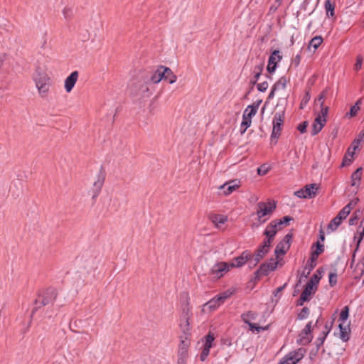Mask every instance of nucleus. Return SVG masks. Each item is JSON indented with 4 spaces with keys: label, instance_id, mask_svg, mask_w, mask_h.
I'll list each match as a JSON object with an SVG mask.
<instances>
[{
    "label": "nucleus",
    "instance_id": "28",
    "mask_svg": "<svg viewBox=\"0 0 364 364\" xmlns=\"http://www.w3.org/2000/svg\"><path fill=\"white\" fill-rule=\"evenodd\" d=\"M271 245L269 241H264L262 245L259 247L257 250V253L262 255V257H264L269 251Z\"/></svg>",
    "mask_w": 364,
    "mask_h": 364
},
{
    "label": "nucleus",
    "instance_id": "9",
    "mask_svg": "<svg viewBox=\"0 0 364 364\" xmlns=\"http://www.w3.org/2000/svg\"><path fill=\"white\" fill-rule=\"evenodd\" d=\"M291 240V235L287 234L284 236L283 240L277 245L274 254L277 258L284 255L290 247V241Z\"/></svg>",
    "mask_w": 364,
    "mask_h": 364
},
{
    "label": "nucleus",
    "instance_id": "47",
    "mask_svg": "<svg viewBox=\"0 0 364 364\" xmlns=\"http://www.w3.org/2000/svg\"><path fill=\"white\" fill-rule=\"evenodd\" d=\"M309 314V310L308 308H303L301 312L298 315V318L300 320L305 319L308 317Z\"/></svg>",
    "mask_w": 364,
    "mask_h": 364
},
{
    "label": "nucleus",
    "instance_id": "11",
    "mask_svg": "<svg viewBox=\"0 0 364 364\" xmlns=\"http://www.w3.org/2000/svg\"><path fill=\"white\" fill-rule=\"evenodd\" d=\"M312 338L311 322H309L299 333L297 342L300 345H306L311 341Z\"/></svg>",
    "mask_w": 364,
    "mask_h": 364
},
{
    "label": "nucleus",
    "instance_id": "53",
    "mask_svg": "<svg viewBox=\"0 0 364 364\" xmlns=\"http://www.w3.org/2000/svg\"><path fill=\"white\" fill-rule=\"evenodd\" d=\"M63 14L65 18H70L73 15V11L70 8L65 7L63 10Z\"/></svg>",
    "mask_w": 364,
    "mask_h": 364
},
{
    "label": "nucleus",
    "instance_id": "44",
    "mask_svg": "<svg viewBox=\"0 0 364 364\" xmlns=\"http://www.w3.org/2000/svg\"><path fill=\"white\" fill-rule=\"evenodd\" d=\"M364 139V129L360 132L358 138L355 139L353 142V150H356V149L358 147V145L361 141Z\"/></svg>",
    "mask_w": 364,
    "mask_h": 364
},
{
    "label": "nucleus",
    "instance_id": "30",
    "mask_svg": "<svg viewBox=\"0 0 364 364\" xmlns=\"http://www.w3.org/2000/svg\"><path fill=\"white\" fill-rule=\"evenodd\" d=\"M323 42V38L321 36H315L309 42V49L310 50L311 48H313L315 50H316L320 45Z\"/></svg>",
    "mask_w": 364,
    "mask_h": 364
},
{
    "label": "nucleus",
    "instance_id": "27",
    "mask_svg": "<svg viewBox=\"0 0 364 364\" xmlns=\"http://www.w3.org/2000/svg\"><path fill=\"white\" fill-rule=\"evenodd\" d=\"M339 328L341 331V338L346 341L348 340V332H349V326L346 323H340Z\"/></svg>",
    "mask_w": 364,
    "mask_h": 364
},
{
    "label": "nucleus",
    "instance_id": "20",
    "mask_svg": "<svg viewBox=\"0 0 364 364\" xmlns=\"http://www.w3.org/2000/svg\"><path fill=\"white\" fill-rule=\"evenodd\" d=\"M221 302L219 301V299L217 298V296L213 298L209 301H208L206 304H204L203 311H211L215 309H216L218 306L221 305Z\"/></svg>",
    "mask_w": 364,
    "mask_h": 364
},
{
    "label": "nucleus",
    "instance_id": "41",
    "mask_svg": "<svg viewBox=\"0 0 364 364\" xmlns=\"http://www.w3.org/2000/svg\"><path fill=\"white\" fill-rule=\"evenodd\" d=\"M326 97V90L323 91L316 99L315 102L316 105L320 106L321 109H322V107L323 106V103Z\"/></svg>",
    "mask_w": 364,
    "mask_h": 364
},
{
    "label": "nucleus",
    "instance_id": "29",
    "mask_svg": "<svg viewBox=\"0 0 364 364\" xmlns=\"http://www.w3.org/2000/svg\"><path fill=\"white\" fill-rule=\"evenodd\" d=\"M164 79L168 80L170 84H173L176 81V75H175L171 70L164 67Z\"/></svg>",
    "mask_w": 364,
    "mask_h": 364
},
{
    "label": "nucleus",
    "instance_id": "38",
    "mask_svg": "<svg viewBox=\"0 0 364 364\" xmlns=\"http://www.w3.org/2000/svg\"><path fill=\"white\" fill-rule=\"evenodd\" d=\"M348 315H349V308H348V306H346L341 310V312L340 314L339 320L341 321V323H346L347 318H348Z\"/></svg>",
    "mask_w": 364,
    "mask_h": 364
},
{
    "label": "nucleus",
    "instance_id": "33",
    "mask_svg": "<svg viewBox=\"0 0 364 364\" xmlns=\"http://www.w3.org/2000/svg\"><path fill=\"white\" fill-rule=\"evenodd\" d=\"M287 79L281 77L273 86L274 90H284L287 85Z\"/></svg>",
    "mask_w": 364,
    "mask_h": 364
},
{
    "label": "nucleus",
    "instance_id": "36",
    "mask_svg": "<svg viewBox=\"0 0 364 364\" xmlns=\"http://www.w3.org/2000/svg\"><path fill=\"white\" fill-rule=\"evenodd\" d=\"M262 258L263 257H262L261 255L256 252L254 255H251L250 259V265L251 267H255Z\"/></svg>",
    "mask_w": 364,
    "mask_h": 364
},
{
    "label": "nucleus",
    "instance_id": "22",
    "mask_svg": "<svg viewBox=\"0 0 364 364\" xmlns=\"http://www.w3.org/2000/svg\"><path fill=\"white\" fill-rule=\"evenodd\" d=\"M318 187L316 184L307 185L304 188L306 198H311L316 196Z\"/></svg>",
    "mask_w": 364,
    "mask_h": 364
},
{
    "label": "nucleus",
    "instance_id": "59",
    "mask_svg": "<svg viewBox=\"0 0 364 364\" xmlns=\"http://www.w3.org/2000/svg\"><path fill=\"white\" fill-rule=\"evenodd\" d=\"M364 237V228H363L362 231L359 232V237H358V244L357 246H359V244L360 243L361 240H363Z\"/></svg>",
    "mask_w": 364,
    "mask_h": 364
},
{
    "label": "nucleus",
    "instance_id": "61",
    "mask_svg": "<svg viewBox=\"0 0 364 364\" xmlns=\"http://www.w3.org/2000/svg\"><path fill=\"white\" fill-rule=\"evenodd\" d=\"M300 60H301V57L299 55H296L295 56V58H294L293 60V63L296 65H298L299 63H300Z\"/></svg>",
    "mask_w": 364,
    "mask_h": 364
},
{
    "label": "nucleus",
    "instance_id": "62",
    "mask_svg": "<svg viewBox=\"0 0 364 364\" xmlns=\"http://www.w3.org/2000/svg\"><path fill=\"white\" fill-rule=\"evenodd\" d=\"M328 333L323 332V336H321L318 338V340L320 341L321 343H323Z\"/></svg>",
    "mask_w": 364,
    "mask_h": 364
},
{
    "label": "nucleus",
    "instance_id": "52",
    "mask_svg": "<svg viewBox=\"0 0 364 364\" xmlns=\"http://www.w3.org/2000/svg\"><path fill=\"white\" fill-rule=\"evenodd\" d=\"M247 324L249 325L250 330L252 331H256L257 332H259L261 330H264V329L262 327L258 326L255 323H247Z\"/></svg>",
    "mask_w": 364,
    "mask_h": 364
},
{
    "label": "nucleus",
    "instance_id": "4",
    "mask_svg": "<svg viewBox=\"0 0 364 364\" xmlns=\"http://www.w3.org/2000/svg\"><path fill=\"white\" fill-rule=\"evenodd\" d=\"M284 119V109H282L281 110L277 112L274 116L273 128L271 134V141L273 142L274 144H277V139H279L281 134L282 125L283 124Z\"/></svg>",
    "mask_w": 364,
    "mask_h": 364
},
{
    "label": "nucleus",
    "instance_id": "13",
    "mask_svg": "<svg viewBox=\"0 0 364 364\" xmlns=\"http://www.w3.org/2000/svg\"><path fill=\"white\" fill-rule=\"evenodd\" d=\"M281 228L278 227L275 221H272L266 228L264 234L266 235L267 239L264 241H269L271 245L276 233Z\"/></svg>",
    "mask_w": 364,
    "mask_h": 364
},
{
    "label": "nucleus",
    "instance_id": "56",
    "mask_svg": "<svg viewBox=\"0 0 364 364\" xmlns=\"http://www.w3.org/2000/svg\"><path fill=\"white\" fill-rule=\"evenodd\" d=\"M320 279H321V277H319L318 275L315 274L312 276V277L310 279V280L309 282H312L313 284H315L316 286H317Z\"/></svg>",
    "mask_w": 364,
    "mask_h": 364
},
{
    "label": "nucleus",
    "instance_id": "1",
    "mask_svg": "<svg viewBox=\"0 0 364 364\" xmlns=\"http://www.w3.org/2000/svg\"><path fill=\"white\" fill-rule=\"evenodd\" d=\"M106 168L102 164L95 168V176L92 178V198L97 197L100 193L106 179Z\"/></svg>",
    "mask_w": 364,
    "mask_h": 364
},
{
    "label": "nucleus",
    "instance_id": "25",
    "mask_svg": "<svg viewBox=\"0 0 364 364\" xmlns=\"http://www.w3.org/2000/svg\"><path fill=\"white\" fill-rule=\"evenodd\" d=\"M257 109L258 106L249 105L245 109L242 117L252 119V117L256 114Z\"/></svg>",
    "mask_w": 364,
    "mask_h": 364
},
{
    "label": "nucleus",
    "instance_id": "64",
    "mask_svg": "<svg viewBox=\"0 0 364 364\" xmlns=\"http://www.w3.org/2000/svg\"><path fill=\"white\" fill-rule=\"evenodd\" d=\"M275 91H276V90H274V87H272V91H271V92H270V93H269V98H272V97H274V92H275Z\"/></svg>",
    "mask_w": 364,
    "mask_h": 364
},
{
    "label": "nucleus",
    "instance_id": "3",
    "mask_svg": "<svg viewBox=\"0 0 364 364\" xmlns=\"http://www.w3.org/2000/svg\"><path fill=\"white\" fill-rule=\"evenodd\" d=\"M33 78L39 92L45 95L48 92L49 87L50 78L47 74L41 68H37Z\"/></svg>",
    "mask_w": 364,
    "mask_h": 364
},
{
    "label": "nucleus",
    "instance_id": "60",
    "mask_svg": "<svg viewBox=\"0 0 364 364\" xmlns=\"http://www.w3.org/2000/svg\"><path fill=\"white\" fill-rule=\"evenodd\" d=\"M358 267L360 269L361 273L364 272V256L363 257L360 262L358 264Z\"/></svg>",
    "mask_w": 364,
    "mask_h": 364
},
{
    "label": "nucleus",
    "instance_id": "18",
    "mask_svg": "<svg viewBox=\"0 0 364 364\" xmlns=\"http://www.w3.org/2000/svg\"><path fill=\"white\" fill-rule=\"evenodd\" d=\"M189 317V309L187 308L183 310V318L180 323L181 329L185 334L188 333L190 331Z\"/></svg>",
    "mask_w": 364,
    "mask_h": 364
},
{
    "label": "nucleus",
    "instance_id": "42",
    "mask_svg": "<svg viewBox=\"0 0 364 364\" xmlns=\"http://www.w3.org/2000/svg\"><path fill=\"white\" fill-rule=\"evenodd\" d=\"M349 208L348 207H343V209L338 213V215L336 216L339 220L343 221V220L346 219L347 216L350 214Z\"/></svg>",
    "mask_w": 364,
    "mask_h": 364
},
{
    "label": "nucleus",
    "instance_id": "40",
    "mask_svg": "<svg viewBox=\"0 0 364 364\" xmlns=\"http://www.w3.org/2000/svg\"><path fill=\"white\" fill-rule=\"evenodd\" d=\"M233 291L230 289H228L220 294L217 296V298L219 299V301L221 302V304H223V302L228 299L232 294Z\"/></svg>",
    "mask_w": 364,
    "mask_h": 364
},
{
    "label": "nucleus",
    "instance_id": "48",
    "mask_svg": "<svg viewBox=\"0 0 364 364\" xmlns=\"http://www.w3.org/2000/svg\"><path fill=\"white\" fill-rule=\"evenodd\" d=\"M269 169V168L267 166L263 164L257 168V173L260 176H264L268 173Z\"/></svg>",
    "mask_w": 364,
    "mask_h": 364
},
{
    "label": "nucleus",
    "instance_id": "24",
    "mask_svg": "<svg viewBox=\"0 0 364 364\" xmlns=\"http://www.w3.org/2000/svg\"><path fill=\"white\" fill-rule=\"evenodd\" d=\"M211 220L215 225L218 228H220L222 225H224L227 222L228 218L223 215H215L212 217Z\"/></svg>",
    "mask_w": 364,
    "mask_h": 364
},
{
    "label": "nucleus",
    "instance_id": "2",
    "mask_svg": "<svg viewBox=\"0 0 364 364\" xmlns=\"http://www.w3.org/2000/svg\"><path fill=\"white\" fill-rule=\"evenodd\" d=\"M276 208V203L274 200H269L268 202H260L257 204L256 215L260 223H264L267 218L266 216H269Z\"/></svg>",
    "mask_w": 364,
    "mask_h": 364
},
{
    "label": "nucleus",
    "instance_id": "43",
    "mask_svg": "<svg viewBox=\"0 0 364 364\" xmlns=\"http://www.w3.org/2000/svg\"><path fill=\"white\" fill-rule=\"evenodd\" d=\"M355 150H353V151L352 152V154H350V156L349 155H348L347 154L345 155L344 158H343V163H342V165L344 166H348V165H350L352 161H353V155L355 154Z\"/></svg>",
    "mask_w": 364,
    "mask_h": 364
},
{
    "label": "nucleus",
    "instance_id": "12",
    "mask_svg": "<svg viewBox=\"0 0 364 364\" xmlns=\"http://www.w3.org/2000/svg\"><path fill=\"white\" fill-rule=\"evenodd\" d=\"M241 186L240 181L235 179L229 181L220 186L219 189L223 191L225 196H229Z\"/></svg>",
    "mask_w": 364,
    "mask_h": 364
},
{
    "label": "nucleus",
    "instance_id": "19",
    "mask_svg": "<svg viewBox=\"0 0 364 364\" xmlns=\"http://www.w3.org/2000/svg\"><path fill=\"white\" fill-rule=\"evenodd\" d=\"M363 174V168L361 167L356 169L351 175V186L355 187L356 189L358 188L361 177Z\"/></svg>",
    "mask_w": 364,
    "mask_h": 364
},
{
    "label": "nucleus",
    "instance_id": "57",
    "mask_svg": "<svg viewBox=\"0 0 364 364\" xmlns=\"http://www.w3.org/2000/svg\"><path fill=\"white\" fill-rule=\"evenodd\" d=\"M294 194L299 198H306L304 188L296 191Z\"/></svg>",
    "mask_w": 364,
    "mask_h": 364
},
{
    "label": "nucleus",
    "instance_id": "54",
    "mask_svg": "<svg viewBox=\"0 0 364 364\" xmlns=\"http://www.w3.org/2000/svg\"><path fill=\"white\" fill-rule=\"evenodd\" d=\"M209 353H210V350L203 348L202 353L200 354V360L204 361L206 359V358L208 356Z\"/></svg>",
    "mask_w": 364,
    "mask_h": 364
},
{
    "label": "nucleus",
    "instance_id": "23",
    "mask_svg": "<svg viewBox=\"0 0 364 364\" xmlns=\"http://www.w3.org/2000/svg\"><path fill=\"white\" fill-rule=\"evenodd\" d=\"M164 67H160L152 75L151 80L154 83H159L162 79H164Z\"/></svg>",
    "mask_w": 364,
    "mask_h": 364
},
{
    "label": "nucleus",
    "instance_id": "55",
    "mask_svg": "<svg viewBox=\"0 0 364 364\" xmlns=\"http://www.w3.org/2000/svg\"><path fill=\"white\" fill-rule=\"evenodd\" d=\"M337 275L334 273L329 274V283L331 286H333L336 283Z\"/></svg>",
    "mask_w": 364,
    "mask_h": 364
},
{
    "label": "nucleus",
    "instance_id": "45",
    "mask_svg": "<svg viewBox=\"0 0 364 364\" xmlns=\"http://www.w3.org/2000/svg\"><path fill=\"white\" fill-rule=\"evenodd\" d=\"M362 213L363 210L360 209L358 210L355 213H354L353 215L349 219V225H354Z\"/></svg>",
    "mask_w": 364,
    "mask_h": 364
},
{
    "label": "nucleus",
    "instance_id": "5",
    "mask_svg": "<svg viewBox=\"0 0 364 364\" xmlns=\"http://www.w3.org/2000/svg\"><path fill=\"white\" fill-rule=\"evenodd\" d=\"M328 112V107H322V109L317 114L312 125V135L317 134L326 123V116Z\"/></svg>",
    "mask_w": 364,
    "mask_h": 364
},
{
    "label": "nucleus",
    "instance_id": "15",
    "mask_svg": "<svg viewBox=\"0 0 364 364\" xmlns=\"http://www.w3.org/2000/svg\"><path fill=\"white\" fill-rule=\"evenodd\" d=\"M317 289V286L313 284L312 282H308L306 286L301 293L300 299L303 301H306L310 300L311 296L314 294Z\"/></svg>",
    "mask_w": 364,
    "mask_h": 364
},
{
    "label": "nucleus",
    "instance_id": "51",
    "mask_svg": "<svg viewBox=\"0 0 364 364\" xmlns=\"http://www.w3.org/2000/svg\"><path fill=\"white\" fill-rule=\"evenodd\" d=\"M269 87L267 82H263L257 85V89L260 92H265Z\"/></svg>",
    "mask_w": 364,
    "mask_h": 364
},
{
    "label": "nucleus",
    "instance_id": "21",
    "mask_svg": "<svg viewBox=\"0 0 364 364\" xmlns=\"http://www.w3.org/2000/svg\"><path fill=\"white\" fill-rule=\"evenodd\" d=\"M250 257H251L250 253H249L248 252H244L241 255V256H240V257L236 258V263L235 264V263L230 264V267H241L243 264H245L248 260H250Z\"/></svg>",
    "mask_w": 364,
    "mask_h": 364
},
{
    "label": "nucleus",
    "instance_id": "8",
    "mask_svg": "<svg viewBox=\"0 0 364 364\" xmlns=\"http://www.w3.org/2000/svg\"><path fill=\"white\" fill-rule=\"evenodd\" d=\"M304 354V350L299 348L296 351L290 352L285 357H284L279 364H296L303 357Z\"/></svg>",
    "mask_w": 364,
    "mask_h": 364
},
{
    "label": "nucleus",
    "instance_id": "6",
    "mask_svg": "<svg viewBox=\"0 0 364 364\" xmlns=\"http://www.w3.org/2000/svg\"><path fill=\"white\" fill-rule=\"evenodd\" d=\"M282 259L279 258L271 259L268 262L262 264L257 270L259 274L267 275L269 272L274 270L277 266H282Z\"/></svg>",
    "mask_w": 364,
    "mask_h": 364
},
{
    "label": "nucleus",
    "instance_id": "32",
    "mask_svg": "<svg viewBox=\"0 0 364 364\" xmlns=\"http://www.w3.org/2000/svg\"><path fill=\"white\" fill-rule=\"evenodd\" d=\"M242 320L246 323H251V321H254L257 318V314L255 312L252 311H248L247 313H245L242 315Z\"/></svg>",
    "mask_w": 364,
    "mask_h": 364
},
{
    "label": "nucleus",
    "instance_id": "63",
    "mask_svg": "<svg viewBox=\"0 0 364 364\" xmlns=\"http://www.w3.org/2000/svg\"><path fill=\"white\" fill-rule=\"evenodd\" d=\"M353 151V144L352 145V146H350L348 149L347 154L350 156V154H352Z\"/></svg>",
    "mask_w": 364,
    "mask_h": 364
},
{
    "label": "nucleus",
    "instance_id": "49",
    "mask_svg": "<svg viewBox=\"0 0 364 364\" xmlns=\"http://www.w3.org/2000/svg\"><path fill=\"white\" fill-rule=\"evenodd\" d=\"M363 58L362 56L360 55H358L357 57V60H356V63L355 64V70L356 71L359 70L360 69H361L362 68V65H363Z\"/></svg>",
    "mask_w": 364,
    "mask_h": 364
},
{
    "label": "nucleus",
    "instance_id": "14",
    "mask_svg": "<svg viewBox=\"0 0 364 364\" xmlns=\"http://www.w3.org/2000/svg\"><path fill=\"white\" fill-rule=\"evenodd\" d=\"M282 59L279 50H274L269 58L267 70L269 73L274 72L277 64Z\"/></svg>",
    "mask_w": 364,
    "mask_h": 364
},
{
    "label": "nucleus",
    "instance_id": "35",
    "mask_svg": "<svg viewBox=\"0 0 364 364\" xmlns=\"http://www.w3.org/2000/svg\"><path fill=\"white\" fill-rule=\"evenodd\" d=\"M324 250L323 245L317 242L316 250L312 252L311 261L314 262L318 257V256L322 253Z\"/></svg>",
    "mask_w": 364,
    "mask_h": 364
},
{
    "label": "nucleus",
    "instance_id": "7",
    "mask_svg": "<svg viewBox=\"0 0 364 364\" xmlns=\"http://www.w3.org/2000/svg\"><path fill=\"white\" fill-rule=\"evenodd\" d=\"M230 268V264L227 262H218L213 266L210 274L213 278L220 279L223 277Z\"/></svg>",
    "mask_w": 364,
    "mask_h": 364
},
{
    "label": "nucleus",
    "instance_id": "37",
    "mask_svg": "<svg viewBox=\"0 0 364 364\" xmlns=\"http://www.w3.org/2000/svg\"><path fill=\"white\" fill-rule=\"evenodd\" d=\"M252 119L242 117V122L241 123V134H244L247 129L251 126Z\"/></svg>",
    "mask_w": 364,
    "mask_h": 364
},
{
    "label": "nucleus",
    "instance_id": "34",
    "mask_svg": "<svg viewBox=\"0 0 364 364\" xmlns=\"http://www.w3.org/2000/svg\"><path fill=\"white\" fill-rule=\"evenodd\" d=\"M334 8V4L331 1V0H326L325 9L328 16H333Z\"/></svg>",
    "mask_w": 364,
    "mask_h": 364
},
{
    "label": "nucleus",
    "instance_id": "46",
    "mask_svg": "<svg viewBox=\"0 0 364 364\" xmlns=\"http://www.w3.org/2000/svg\"><path fill=\"white\" fill-rule=\"evenodd\" d=\"M292 220V218L289 216H285L282 219L279 220H274L275 223H277V226L282 228V225L287 224L289 221Z\"/></svg>",
    "mask_w": 364,
    "mask_h": 364
},
{
    "label": "nucleus",
    "instance_id": "17",
    "mask_svg": "<svg viewBox=\"0 0 364 364\" xmlns=\"http://www.w3.org/2000/svg\"><path fill=\"white\" fill-rule=\"evenodd\" d=\"M78 78V72L73 71L69 76L65 80V90L69 93L72 91Z\"/></svg>",
    "mask_w": 364,
    "mask_h": 364
},
{
    "label": "nucleus",
    "instance_id": "26",
    "mask_svg": "<svg viewBox=\"0 0 364 364\" xmlns=\"http://www.w3.org/2000/svg\"><path fill=\"white\" fill-rule=\"evenodd\" d=\"M360 105H361V100H358L356 103L351 107L350 112L346 113L345 115V117L346 118H351L355 117L359 110L360 109Z\"/></svg>",
    "mask_w": 364,
    "mask_h": 364
},
{
    "label": "nucleus",
    "instance_id": "10",
    "mask_svg": "<svg viewBox=\"0 0 364 364\" xmlns=\"http://www.w3.org/2000/svg\"><path fill=\"white\" fill-rule=\"evenodd\" d=\"M56 295V291L54 289H48L36 301V304L38 305L41 303L43 306L52 304L55 299Z\"/></svg>",
    "mask_w": 364,
    "mask_h": 364
},
{
    "label": "nucleus",
    "instance_id": "16",
    "mask_svg": "<svg viewBox=\"0 0 364 364\" xmlns=\"http://www.w3.org/2000/svg\"><path fill=\"white\" fill-rule=\"evenodd\" d=\"M181 344L183 346L180 348L178 352L177 364H186L188 359V343L185 341H182Z\"/></svg>",
    "mask_w": 364,
    "mask_h": 364
},
{
    "label": "nucleus",
    "instance_id": "39",
    "mask_svg": "<svg viewBox=\"0 0 364 364\" xmlns=\"http://www.w3.org/2000/svg\"><path fill=\"white\" fill-rule=\"evenodd\" d=\"M214 340H215V337L213 334H211V333L208 334L205 336V341L203 348L210 350L213 346V343Z\"/></svg>",
    "mask_w": 364,
    "mask_h": 364
},
{
    "label": "nucleus",
    "instance_id": "50",
    "mask_svg": "<svg viewBox=\"0 0 364 364\" xmlns=\"http://www.w3.org/2000/svg\"><path fill=\"white\" fill-rule=\"evenodd\" d=\"M359 201V199L358 198H353L351 200L345 207H348L349 211L350 212L351 210L356 206Z\"/></svg>",
    "mask_w": 364,
    "mask_h": 364
},
{
    "label": "nucleus",
    "instance_id": "58",
    "mask_svg": "<svg viewBox=\"0 0 364 364\" xmlns=\"http://www.w3.org/2000/svg\"><path fill=\"white\" fill-rule=\"evenodd\" d=\"M308 126V123L306 122H304L301 124H300L298 127V129L301 132L304 133L306 132V127Z\"/></svg>",
    "mask_w": 364,
    "mask_h": 364
},
{
    "label": "nucleus",
    "instance_id": "31",
    "mask_svg": "<svg viewBox=\"0 0 364 364\" xmlns=\"http://www.w3.org/2000/svg\"><path fill=\"white\" fill-rule=\"evenodd\" d=\"M341 223L342 221L339 218L337 217L334 218L328 225V231L333 232L336 230Z\"/></svg>",
    "mask_w": 364,
    "mask_h": 364
}]
</instances>
